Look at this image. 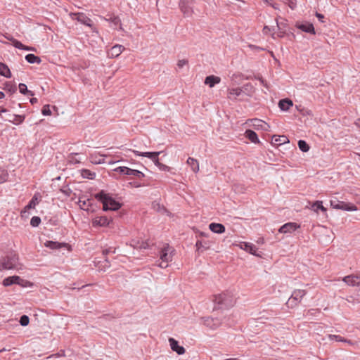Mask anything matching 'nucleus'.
Here are the masks:
<instances>
[{
	"label": "nucleus",
	"instance_id": "1",
	"mask_svg": "<svg viewBox=\"0 0 360 360\" xmlns=\"http://www.w3.org/2000/svg\"><path fill=\"white\" fill-rule=\"evenodd\" d=\"M95 198L103 204L104 211H116L121 207V204L117 202L109 193L101 191L95 195Z\"/></svg>",
	"mask_w": 360,
	"mask_h": 360
},
{
	"label": "nucleus",
	"instance_id": "2",
	"mask_svg": "<svg viewBox=\"0 0 360 360\" xmlns=\"http://www.w3.org/2000/svg\"><path fill=\"white\" fill-rule=\"evenodd\" d=\"M214 302L219 309H228L233 306L236 298L230 291H226L214 296Z\"/></svg>",
	"mask_w": 360,
	"mask_h": 360
},
{
	"label": "nucleus",
	"instance_id": "3",
	"mask_svg": "<svg viewBox=\"0 0 360 360\" xmlns=\"http://www.w3.org/2000/svg\"><path fill=\"white\" fill-rule=\"evenodd\" d=\"M20 265L18 256L15 252H11L0 259V269H18Z\"/></svg>",
	"mask_w": 360,
	"mask_h": 360
},
{
	"label": "nucleus",
	"instance_id": "4",
	"mask_svg": "<svg viewBox=\"0 0 360 360\" xmlns=\"http://www.w3.org/2000/svg\"><path fill=\"white\" fill-rule=\"evenodd\" d=\"M306 295L304 290H295L285 304L288 308H294L298 305L303 297Z\"/></svg>",
	"mask_w": 360,
	"mask_h": 360
},
{
	"label": "nucleus",
	"instance_id": "5",
	"mask_svg": "<svg viewBox=\"0 0 360 360\" xmlns=\"http://www.w3.org/2000/svg\"><path fill=\"white\" fill-rule=\"evenodd\" d=\"M330 203L331 207L334 209L342 210L345 211L357 210V207L356 205L351 203H347L343 201H340L336 198L331 199Z\"/></svg>",
	"mask_w": 360,
	"mask_h": 360
},
{
	"label": "nucleus",
	"instance_id": "6",
	"mask_svg": "<svg viewBox=\"0 0 360 360\" xmlns=\"http://www.w3.org/2000/svg\"><path fill=\"white\" fill-rule=\"evenodd\" d=\"M194 0H180L179 8L184 17H191L193 13Z\"/></svg>",
	"mask_w": 360,
	"mask_h": 360
},
{
	"label": "nucleus",
	"instance_id": "7",
	"mask_svg": "<svg viewBox=\"0 0 360 360\" xmlns=\"http://www.w3.org/2000/svg\"><path fill=\"white\" fill-rule=\"evenodd\" d=\"M174 249L169 246V244H165L160 251V259L163 263H169L172 260L173 252Z\"/></svg>",
	"mask_w": 360,
	"mask_h": 360
},
{
	"label": "nucleus",
	"instance_id": "8",
	"mask_svg": "<svg viewBox=\"0 0 360 360\" xmlns=\"http://www.w3.org/2000/svg\"><path fill=\"white\" fill-rule=\"evenodd\" d=\"M112 221L111 218L106 216H97L92 219V225L94 227H105Z\"/></svg>",
	"mask_w": 360,
	"mask_h": 360
},
{
	"label": "nucleus",
	"instance_id": "9",
	"mask_svg": "<svg viewBox=\"0 0 360 360\" xmlns=\"http://www.w3.org/2000/svg\"><path fill=\"white\" fill-rule=\"evenodd\" d=\"M23 282H24V280L20 278V276H8V277L5 278L3 280V285L4 286H10L13 284H18L19 285L23 286L24 285L22 283Z\"/></svg>",
	"mask_w": 360,
	"mask_h": 360
},
{
	"label": "nucleus",
	"instance_id": "10",
	"mask_svg": "<svg viewBox=\"0 0 360 360\" xmlns=\"http://www.w3.org/2000/svg\"><path fill=\"white\" fill-rule=\"evenodd\" d=\"M252 123V126L254 127L255 129L259 130H263V131H269L270 126L265 122L264 121L259 120V119H252L250 120Z\"/></svg>",
	"mask_w": 360,
	"mask_h": 360
},
{
	"label": "nucleus",
	"instance_id": "11",
	"mask_svg": "<svg viewBox=\"0 0 360 360\" xmlns=\"http://www.w3.org/2000/svg\"><path fill=\"white\" fill-rule=\"evenodd\" d=\"M295 26L297 29L302 30V32L312 34H316L315 30H314V25L312 23H310L308 22L301 23V22H297L296 23Z\"/></svg>",
	"mask_w": 360,
	"mask_h": 360
},
{
	"label": "nucleus",
	"instance_id": "12",
	"mask_svg": "<svg viewBox=\"0 0 360 360\" xmlns=\"http://www.w3.org/2000/svg\"><path fill=\"white\" fill-rule=\"evenodd\" d=\"M343 281L350 286H360V276L349 275L343 278Z\"/></svg>",
	"mask_w": 360,
	"mask_h": 360
},
{
	"label": "nucleus",
	"instance_id": "13",
	"mask_svg": "<svg viewBox=\"0 0 360 360\" xmlns=\"http://www.w3.org/2000/svg\"><path fill=\"white\" fill-rule=\"evenodd\" d=\"M169 345H170V347L172 349V351L176 352L179 355H181L185 353L184 347L182 346H180L179 345L178 341H176L173 338H169Z\"/></svg>",
	"mask_w": 360,
	"mask_h": 360
},
{
	"label": "nucleus",
	"instance_id": "14",
	"mask_svg": "<svg viewBox=\"0 0 360 360\" xmlns=\"http://www.w3.org/2000/svg\"><path fill=\"white\" fill-rule=\"evenodd\" d=\"M124 49L125 48L122 45L116 44L108 51V56L109 58H117Z\"/></svg>",
	"mask_w": 360,
	"mask_h": 360
},
{
	"label": "nucleus",
	"instance_id": "15",
	"mask_svg": "<svg viewBox=\"0 0 360 360\" xmlns=\"http://www.w3.org/2000/svg\"><path fill=\"white\" fill-rule=\"evenodd\" d=\"M299 226L296 223L288 222L281 226L278 230L280 233H288L295 231Z\"/></svg>",
	"mask_w": 360,
	"mask_h": 360
},
{
	"label": "nucleus",
	"instance_id": "16",
	"mask_svg": "<svg viewBox=\"0 0 360 360\" xmlns=\"http://www.w3.org/2000/svg\"><path fill=\"white\" fill-rule=\"evenodd\" d=\"M133 153L137 156H142V157H146L148 158H150V160H153V162H154L155 160L161 153L160 151H159V152H139L138 150H133Z\"/></svg>",
	"mask_w": 360,
	"mask_h": 360
},
{
	"label": "nucleus",
	"instance_id": "17",
	"mask_svg": "<svg viewBox=\"0 0 360 360\" xmlns=\"http://www.w3.org/2000/svg\"><path fill=\"white\" fill-rule=\"evenodd\" d=\"M75 15H76V19L77 21H79V22H81L83 25H85L89 27H91L92 21L85 14H84L82 13H79L75 14Z\"/></svg>",
	"mask_w": 360,
	"mask_h": 360
},
{
	"label": "nucleus",
	"instance_id": "18",
	"mask_svg": "<svg viewBox=\"0 0 360 360\" xmlns=\"http://www.w3.org/2000/svg\"><path fill=\"white\" fill-rule=\"evenodd\" d=\"M240 248L252 255H257V248L252 243L243 242L240 244Z\"/></svg>",
	"mask_w": 360,
	"mask_h": 360
},
{
	"label": "nucleus",
	"instance_id": "19",
	"mask_svg": "<svg viewBox=\"0 0 360 360\" xmlns=\"http://www.w3.org/2000/svg\"><path fill=\"white\" fill-rule=\"evenodd\" d=\"M244 91L240 88H233L229 90V98L236 100L243 94Z\"/></svg>",
	"mask_w": 360,
	"mask_h": 360
},
{
	"label": "nucleus",
	"instance_id": "20",
	"mask_svg": "<svg viewBox=\"0 0 360 360\" xmlns=\"http://www.w3.org/2000/svg\"><path fill=\"white\" fill-rule=\"evenodd\" d=\"M209 228L213 233H223L225 232V226L219 223H211L209 225Z\"/></svg>",
	"mask_w": 360,
	"mask_h": 360
},
{
	"label": "nucleus",
	"instance_id": "21",
	"mask_svg": "<svg viewBox=\"0 0 360 360\" xmlns=\"http://www.w3.org/2000/svg\"><path fill=\"white\" fill-rule=\"evenodd\" d=\"M221 79L219 77L210 75L206 77L205 79V84L208 85L210 87H213L215 84H219Z\"/></svg>",
	"mask_w": 360,
	"mask_h": 360
},
{
	"label": "nucleus",
	"instance_id": "22",
	"mask_svg": "<svg viewBox=\"0 0 360 360\" xmlns=\"http://www.w3.org/2000/svg\"><path fill=\"white\" fill-rule=\"evenodd\" d=\"M245 136L246 138H248L251 142L254 143H259V140L258 139V136L257 134L251 130V129H247L245 132Z\"/></svg>",
	"mask_w": 360,
	"mask_h": 360
},
{
	"label": "nucleus",
	"instance_id": "23",
	"mask_svg": "<svg viewBox=\"0 0 360 360\" xmlns=\"http://www.w3.org/2000/svg\"><path fill=\"white\" fill-rule=\"evenodd\" d=\"M292 101L288 98H285L279 101L278 106L280 109L283 111L288 110L290 107L292 106Z\"/></svg>",
	"mask_w": 360,
	"mask_h": 360
},
{
	"label": "nucleus",
	"instance_id": "24",
	"mask_svg": "<svg viewBox=\"0 0 360 360\" xmlns=\"http://www.w3.org/2000/svg\"><path fill=\"white\" fill-rule=\"evenodd\" d=\"M271 141L274 144L278 146L289 143V140L285 136L274 135Z\"/></svg>",
	"mask_w": 360,
	"mask_h": 360
},
{
	"label": "nucleus",
	"instance_id": "25",
	"mask_svg": "<svg viewBox=\"0 0 360 360\" xmlns=\"http://www.w3.org/2000/svg\"><path fill=\"white\" fill-rule=\"evenodd\" d=\"M126 171V175L134 176L138 179H142L145 176V174L143 172L137 169H133L127 167V170Z\"/></svg>",
	"mask_w": 360,
	"mask_h": 360
},
{
	"label": "nucleus",
	"instance_id": "26",
	"mask_svg": "<svg viewBox=\"0 0 360 360\" xmlns=\"http://www.w3.org/2000/svg\"><path fill=\"white\" fill-rule=\"evenodd\" d=\"M0 75L6 78L11 77V71H10L8 67L6 64L1 63V62H0Z\"/></svg>",
	"mask_w": 360,
	"mask_h": 360
},
{
	"label": "nucleus",
	"instance_id": "27",
	"mask_svg": "<svg viewBox=\"0 0 360 360\" xmlns=\"http://www.w3.org/2000/svg\"><path fill=\"white\" fill-rule=\"evenodd\" d=\"M187 164L195 173H197L199 171V164L197 160L193 158H188L187 160Z\"/></svg>",
	"mask_w": 360,
	"mask_h": 360
},
{
	"label": "nucleus",
	"instance_id": "28",
	"mask_svg": "<svg viewBox=\"0 0 360 360\" xmlns=\"http://www.w3.org/2000/svg\"><path fill=\"white\" fill-rule=\"evenodd\" d=\"M25 60L31 64L37 63L39 64L41 62V60L39 57L36 56L32 53H29L26 55Z\"/></svg>",
	"mask_w": 360,
	"mask_h": 360
},
{
	"label": "nucleus",
	"instance_id": "29",
	"mask_svg": "<svg viewBox=\"0 0 360 360\" xmlns=\"http://www.w3.org/2000/svg\"><path fill=\"white\" fill-rule=\"evenodd\" d=\"M78 205L81 209L84 210H89V207L91 206V200L89 198L82 200V198H79Z\"/></svg>",
	"mask_w": 360,
	"mask_h": 360
},
{
	"label": "nucleus",
	"instance_id": "30",
	"mask_svg": "<svg viewBox=\"0 0 360 360\" xmlns=\"http://www.w3.org/2000/svg\"><path fill=\"white\" fill-rule=\"evenodd\" d=\"M39 200L36 195L33 196L29 203L25 206L24 212L27 211V210L34 208L35 206L38 204Z\"/></svg>",
	"mask_w": 360,
	"mask_h": 360
},
{
	"label": "nucleus",
	"instance_id": "31",
	"mask_svg": "<svg viewBox=\"0 0 360 360\" xmlns=\"http://www.w3.org/2000/svg\"><path fill=\"white\" fill-rule=\"evenodd\" d=\"M44 245L46 248H49L52 250L60 249L63 245L62 243L51 240L46 241Z\"/></svg>",
	"mask_w": 360,
	"mask_h": 360
},
{
	"label": "nucleus",
	"instance_id": "32",
	"mask_svg": "<svg viewBox=\"0 0 360 360\" xmlns=\"http://www.w3.org/2000/svg\"><path fill=\"white\" fill-rule=\"evenodd\" d=\"M311 209L315 212H318L319 210L323 212L326 211V209L322 205V202L319 200H317L312 204Z\"/></svg>",
	"mask_w": 360,
	"mask_h": 360
},
{
	"label": "nucleus",
	"instance_id": "33",
	"mask_svg": "<svg viewBox=\"0 0 360 360\" xmlns=\"http://www.w3.org/2000/svg\"><path fill=\"white\" fill-rule=\"evenodd\" d=\"M12 117H13V120H9V121L16 125L22 123L25 118V115H13Z\"/></svg>",
	"mask_w": 360,
	"mask_h": 360
},
{
	"label": "nucleus",
	"instance_id": "34",
	"mask_svg": "<svg viewBox=\"0 0 360 360\" xmlns=\"http://www.w3.org/2000/svg\"><path fill=\"white\" fill-rule=\"evenodd\" d=\"M18 87H19V91L22 94H25V95L28 94L30 96H34V93L32 91H30L27 89L26 84H25L23 83H20L19 84Z\"/></svg>",
	"mask_w": 360,
	"mask_h": 360
},
{
	"label": "nucleus",
	"instance_id": "35",
	"mask_svg": "<svg viewBox=\"0 0 360 360\" xmlns=\"http://www.w3.org/2000/svg\"><path fill=\"white\" fill-rule=\"evenodd\" d=\"M153 162L161 171L169 172L170 170L169 167L161 163L159 161L158 157L155 160V161Z\"/></svg>",
	"mask_w": 360,
	"mask_h": 360
},
{
	"label": "nucleus",
	"instance_id": "36",
	"mask_svg": "<svg viewBox=\"0 0 360 360\" xmlns=\"http://www.w3.org/2000/svg\"><path fill=\"white\" fill-rule=\"evenodd\" d=\"M82 176L84 178H86L89 179H94L96 174L89 169H84L82 170Z\"/></svg>",
	"mask_w": 360,
	"mask_h": 360
},
{
	"label": "nucleus",
	"instance_id": "37",
	"mask_svg": "<svg viewBox=\"0 0 360 360\" xmlns=\"http://www.w3.org/2000/svg\"><path fill=\"white\" fill-rule=\"evenodd\" d=\"M298 147L302 152H307L309 150V146L307 143L304 140H300L298 141Z\"/></svg>",
	"mask_w": 360,
	"mask_h": 360
},
{
	"label": "nucleus",
	"instance_id": "38",
	"mask_svg": "<svg viewBox=\"0 0 360 360\" xmlns=\"http://www.w3.org/2000/svg\"><path fill=\"white\" fill-rule=\"evenodd\" d=\"M8 174L6 170L0 168V184H2L7 181Z\"/></svg>",
	"mask_w": 360,
	"mask_h": 360
},
{
	"label": "nucleus",
	"instance_id": "39",
	"mask_svg": "<svg viewBox=\"0 0 360 360\" xmlns=\"http://www.w3.org/2000/svg\"><path fill=\"white\" fill-rule=\"evenodd\" d=\"M7 39H9L12 42V45L15 48L18 49H22L24 44H22L20 41H18L13 37L7 38Z\"/></svg>",
	"mask_w": 360,
	"mask_h": 360
},
{
	"label": "nucleus",
	"instance_id": "40",
	"mask_svg": "<svg viewBox=\"0 0 360 360\" xmlns=\"http://www.w3.org/2000/svg\"><path fill=\"white\" fill-rule=\"evenodd\" d=\"M328 338L330 340H335L337 342H350V340H347L342 337L337 335H329Z\"/></svg>",
	"mask_w": 360,
	"mask_h": 360
},
{
	"label": "nucleus",
	"instance_id": "41",
	"mask_svg": "<svg viewBox=\"0 0 360 360\" xmlns=\"http://www.w3.org/2000/svg\"><path fill=\"white\" fill-rule=\"evenodd\" d=\"M40 223H41V218L37 216H34V217H32V219L30 220V224L33 227L38 226L40 224Z\"/></svg>",
	"mask_w": 360,
	"mask_h": 360
},
{
	"label": "nucleus",
	"instance_id": "42",
	"mask_svg": "<svg viewBox=\"0 0 360 360\" xmlns=\"http://www.w3.org/2000/svg\"><path fill=\"white\" fill-rule=\"evenodd\" d=\"M19 322L22 326H27L29 324L30 319L27 315H22L20 316Z\"/></svg>",
	"mask_w": 360,
	"mask_h": 360
},
{
	"label": "nucleus",
	"instance_id": "43",
	"mask_svg": "<svg viewBox=\"0 0 360 360\" xmlns=\"http://www.w3.org/2000/svg\"><path fill=\"white\" fill-rule=\"evenodd\" d=\"M214 321V319H212V318H206L205 319V324L209 327H211V328H214V327H217L219 326V323L217 322V323H214L213 326L211 324L212 322Z\"/></svg>",
	"mask_w": 360,
	"mask_h": 360
},
{
	"label": "nucleus",
	"instance_id": "44",
	"mask_svg": "<svg viewBox=\"0 0 360 360\" xmlns=\"http://www.w3.org/2000/svg\"><path fill=\"white\" fill-rule=\"evenodd\" d=\"M109 20L115 25H121V20L118 16L110 17Z\"/></svg>",
	"mask_w": 360,
	"mask_h": 360
},
{
	"label": "nucleus",
	"instance_id": "45",
	"mask_svg": "<svg viewBox=\"0 0 360 360\" xmlns=\"http://www.w3.org/2000/svg\"><path fill=\"white\" fill-rule=\"evenodd\" d=\"M41 113L45 116L50 115L51 114V111L49 108V105H45L43 107L41 110Z\"/></svg>",
	"mask_w": 360,
	"mask_h": 360
},
{
	"label": "nucleus",
	"instance_id": "46",
	"mask_svg": "<svg viewBox=\"0 0 360 360\" xmlns=\"http://www.w3.org/2000/svg\"><path fill=\"white\" fill-rule=\"evenodd\" d=\"M127 167H118L114 169L115 172H118L120 174H125L127 173Z\"/></svg>",
	"mask_w": 360,
	"mask_h": 360
},
{
	"label": "nucleus",
	"instance_id": "47",
	"mask_svg": "<svg viewBox=\"0 0 360 360\" xmlns=\"http://www.w3.org/2000/svg\"><path fill=\"white\" fill-rule=\"evenodd\" d=\"M60 191L67 197H70L72 193V190L68 187L61 188Z\"/></svg>",
	"mask_w": 360,
	"mask_h": 360
},
{
	"label": "nucleus",
	"instance_id": "48",
	"mask_svg": "<svg viewBox=\"0 0 360 360\" xmlns=\"http://www.w3.org/2000/svg\"><path fill=\"white\" fill-rule=\"evenodd\" d=\"M150 243L148 241H142L137 247L140 249H147L150 247Z\"/></svg>",
	"mask_w": 360,
	"mask_h": 360
},
{
	"label": "nucleus",
	"instance_id": "49",
	"mask_svg": "<svg viewBox=\"0 0 360 360\" xmlns=\"http://www.w3.org/2000/svg\"><path fill=\"white\" fill-rule=\"evenodd\" d=\"M187 63H188L187 60H185V59L179 60L177 63V66L179 68H182Z\"/></svg>",
	"mask_w": 360,
	"mask_h": 360
},
{
	"label": "nucleus",
	"instance_id": "50",
	"mask_svg": "<svg viewBox=\"0 0 360 360\" xmlns=\"http://www.w3.org/2000/svg\"><path fill=\"white\" fill-rule=\"evenodd\" d=\"M22 50L34 51H35V49L32 46H28L24 45Z\"/></svg>",
	"mask_w": 360,
	"mask_h": 360
},
{
	"label": "nucleus",
	"instance_id": "51",
	"mask_svg": "<svg viewBox=\"0 0 360 360\" xmlns=\"http://www.w3.org/2000/svg\"><path fill=\"white\" fill-rule=\"evenodd\" d=\"M316 16L319 19V21L323 22V19L324 18L323 15L319 13H316Z\"/></svg>",
	"mask_w": 360,
	"mask_h": 360
},
{
	"label": "nucleus",
	"instance_id": "52",
	"mask_svg": "<svg viewBox=\"0 0 360 360\" xmlns=\"http://www.w3.org/2000/svg\"><path fill=\"white\" fill-rule=\"evenodd\" d=\"M158 265L160 268L165 269L168 266V263H163V262L161 260V262Z\"/></svg>",
	"mask_w": 360,
	"mask_h": 360
},
{
	"label": "nucleus",
	"instance_id": "53",
	"mask_svg": "<svg viewBox=\"0 0 360 360\" xmlns=\"http://www.w3.org/2000/svg\"><path fill=\"white\" fill-rule=\"evenodd\" d=\"M196 245V247H197V248L198 250L200 249L201 248H203L202 243L201 241H200V240H198L196 242V245Z\"/></svg>",
	"mask_w": 360,
	"mask_h": 360
},
{
	"label": "nucleus",
	"instance_id": "54",
	"mask_svg": "<svg viewBox=\"0 0 360 360\" xmlns=\"http://www.w3.org/2000/svg\"><path fill=\"white\" fill-rule=\"evenodd\" d=\"M8 90L11 92V93H14L16 91V87L15 86H10V87H8Z\"/></svg>",
	"mask_w": 360,
	"mask_h": 360
},
{
	"label": "nucleus",
	"instance_id": "55",
	"mask_svg": "<svg viewBox=\"0 0 360 360\" xmlns=\"http://www.w3.org/2000/svg\"><path fill=\"white\" fill-rule=\"evenodd\" d=\"M37 101H38V100H37V98H32L30 99V103H31L32 104H34V103H37Z\"/></svg>",
	"mask_w": 360,
	"mask_h": 360
},
{
	"label": "nucleus",
	"instance_id": "56",
	"mask_svg": "<svg viewBox=\"0 0 360 360\" xmlns=\"http://www.w3.org/2000/svg\"><path fill=\"white\" fill-rule=\"evenodd\" d=\"M355 125L360 129V118L357 119L355 121Z\"/></svg>",
	"mask_w": 360,
	"mask_h": 360
},
{
	"label": "nucleus",
	"instance_id": "57",
	"mask_svg": "<svg viewBox=\"0 0 360 360\" xmlns=\"http://www.w3.org/2000/svg\"><path fill=\"white\" fill-rule=\"evenodd\" d=\"M70 161L72 162H75V163L79 162V161L76 160V159H75L73 156L71 158Z\"/></svg>",
	"mask_w": 360,
	"mask_h": 360
},
{
	"label": "nucleus",
	"instance_id": "58",
	"mask_svg": "<svg viewBox=\"0 0 360 360\" xmlns=\"http://www.w3.org/2000/svg\"><path fill=\"white\" fill-rule=\"evenodd\" d=\"M5 97V94L4 92L0 91V100Z\"/></svg>",
	"mask_w": 360,
	"mask_h": 360
},
{
	"label": "nucleus",
	"instance_id": "59",
	"mask_svg": "<svg viewBox=\"0 0 360 360\" xmlns=\"http://www.w3.org/2000/svg\"><path fill=\"white\" fill-rule=\"evenodd\" d=\"M268 30L269 31H270V28H269L268 26H264V32L265 33H266V30Z\"/></svg>",
	"mask_w": 360,
	"mask_h": 360
},
{
	"label": "nucleus",
	"instance_id": "60",
	"mask_svg": "<svg viewBox=\"0 0 360 360\" xmlns=\"http://www.w3.org/2000/svg\"><path fill=\"white\" fill-rule=\"evenodd\" d=\"M111 251L108 249H106L105 250H103V254L104 255H106V254H108L109 252H110Z\"/></svg>",
	"mask_w": 360,
	"mask_h": 360
},
{
	"label": "nucleus",
	"instance_id": "61",
	"mask_svg": "<svg viewBox=\"0 0 360 360\" xmlns=\"http://www.w3.org/2000/svg\"><path fill=\"white\" fill-rule=\"evenodd\" d=\"M347 300L349 302H352V300H349V299H347Z\"/></svg>",
	"mask_w": 360,
	"mask_h": 360
},
{
	"label": "nucleus",
	"instance_id": "62",
	"mask_svg": "<svg viewBox=\"0 0 360 360\" xmlns=\"http://www.w3.org/2000/svg\"><path fill=\"white\" fill-rule=\"evenodd\" d=\"M276 25L279 28V25H278V23L277 22H276Z\"/></svg>",
	"mask_w": 360,
	"mask_h": 360
}]
</instances>
